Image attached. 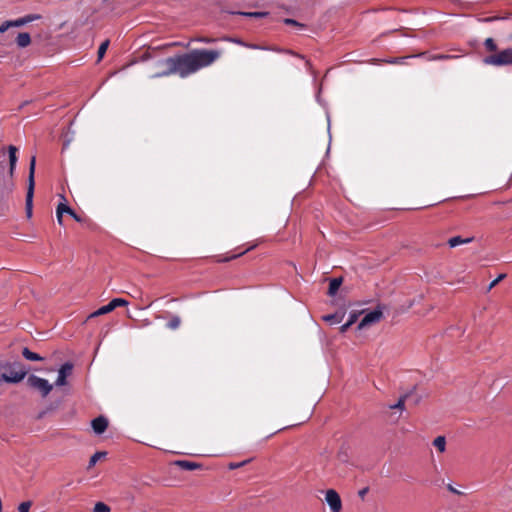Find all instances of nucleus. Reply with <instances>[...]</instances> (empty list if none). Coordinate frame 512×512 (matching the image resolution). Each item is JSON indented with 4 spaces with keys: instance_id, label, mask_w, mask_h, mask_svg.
<instances>
[{
    "instance_id": "1",
    "label": "nucleus",
    "mask_w": 512,
    "mask_h": 512,
    "mask_svg": "<svg viewBox=\"0 0 512 512\" xmlns=\"http://www.w3.org/2000/svg\"><path fill=\"white\" fill-rule=\"evenodd\" d=\"M222 55L221 50L217 49H192L188 53L168 57L162 60L159 65L164 70L156 73L153 77H165L176 74L181 78H186L199 70L211 66Z\"/></svg>"
},
{
    "instance_id": "2",
    "label": "nucleus",
    "mask_w": 512,
    "mask_h": 512,
    "mask_svg": "<svg viewBox=\"0 0 512 512\" xmlns=\"http://www.w3.org/2000/svg\"><path fill=\"white\" fill-rule=\"evenodd\" d=\"M2 369L9 370V373H1V378L5 383H20L28 374L29 369L21 362H5L2 363Z\"/></svg>"
},
{
    "instance_id": "3",
    "label": "nucleus",
    "mask_w": 512,
    "mask_h": 512,
    "mask_svg": "<svg viewBox=\"0 0 512 512\" xmlns=\"http://www.w3.org/2000/svg\"><path fill=\"white\" fill-rule=\"evenodd\" d=\"M35 165H36V157L32 156L29 163V176H28V187L26 193V215L28 218L32 217V209H33V196H34V173H35Z\"/></svg>"
},
{
    "instance_id": "4",
    "label": "nucleus",
    "mask_w": 512,
    "mask_h": 512,
    "mask_svg": "<svg viewBox=\"0 0 512 512\" xmlns=\"http://www.w3.org/2000/svg\"><path fill=\"white\" fill-rule=\"evenodd\" d=\"M483 62L497 67L512 65V47L485 57Z\"/></svg>"
},
{
    "instance_id": "5",
    "label": "nucleus",
    "mask_w": 512,
    "mask_h": 512,
    "mask_svg": "<svg viewBox=\"0 0 512 512\" xmlns=\"http://www.w3.org/2000/svg\"><path fill=\"white\" fill-rule=\"evenodd\" d=\"M27 385L38 391L42 397H47L53 389V384H50L47 379L41 378L31 374L27 378Z\"/></svg>"
},
{
    "instance_id": "6",
    "label": "nucleus",
    "mask_w": 512,
    "mask_h": 512,
    "mask_svg": "<svg viewBox=\"0 0 512 512\" xmlns=\"http://www.w3.org/2000/svg\"><path fill=\"white\" fill-rule=\"evenodd\" d=\"M127 305H128L127 300H125L123 298H114L107 305H104V306L100 307L99 309H97L96 311H94L93 313H91L88 316V319L110 313L117 307H123V306H127Z\"/></svg>"
},
{
    "instance_id": "7",
    "label": "nucleus",
    "mask_w": 512,
    "mask_h": 512,
    "mask_svg": "<svg viewBox=\"0 0 512 512\" xmlns=\"http://www.w3.org/2000/svg\"><path fill=\"white\" fill-rule=\"evenodd\" d=\"M383 313L380 309H374L368 312L359 322L357 329L361 330L367 326L375 324L381 320Z\"/></svg>"
},
{
    "instance_id": "8",
    "label": "nucleus",
    "mask_w": 512,
    "mask_h": 512,
    "mask_svg": "<svg viewBox=\"0 0 512 512\" xmlns=\"http://www.w3.org/2000/svg\"><path fill=\"white\" fill-rule=\"evenodd\" d=\"M325 500L332 512H341L342 501L339 494L334 489L327 490Z\"/></svg>"
},
{
    "instance_id": "9",
    "label": "nucleus",
    "mask_w": 512,
    "mask_h": 512,
    "mask_svg": "<svg viewBox=\"0 0 512 512\" xmlns=\"http://www.w3.org/2000/svg\"><path fill=\"white\" fill-rule=\"evenodd\" d=\"M72 370L73 364L70 362H65L63 365H61L60 369L58 370V377L54 385L58 387L65 386L67 384V377L72 374Z\"/></svg>"
},
{
    "instance_id": "10",
    "label": "nucleus",
    "mask_w": 512,
    "mask_h": 512,
    "mask_svg": "<svg viewBox=\"0 0 512 512\" xmlns=\"http://www.w3.org/2000/svg\"><path fill=\"white\" fill-rule=\"evenodd\" d=\"M92 428L96 434H102L108 427V420L104 416H98L91 422Z\"/></svg>"
},
{
    "instance_id": "11",
    "label": "nucleus",
    "mask_w": 512,
    "mask_h": 512,
    "mask_svg": "<svg viewBox=\"0 0 512 512\" xmlns=\"http://www.w3.org/2000/svg\"><path fill=\"white\" fill-rule=\"evenodd\" d=\"M413 57H426L428 61H439V60H449V59H455L459 56L457 55H450V54H433V55H427L426 52L419 53L417 55H414Z\"/></svg>"
},
{
    "instance_id": "12",
    "label": "nucleus",
    "mask_w": 512,
    "mask_h": 512,
    "mask_svg": "<svg viewBox=\"0 0 512 512\" xmlns=\"http://www.w3.org/2000/svg\"><path fill=\"white\" fill-rule=\"evenodd\" d=\"M40 18V15L38 14H28L24 17L18 18L16 20H10L12 27H20L25 24H28L32 21L38 20Z\"/></svg>"
},
{
    "instance_id": "13",
    "label": "nucleus",
    "mask_w": 512,
    "mask_h": 512,
    "mask_svg": "<svg viewBox=\"0 0 512 512\" xmlns=\"http://www.w3.org/2000/svg\"><path fill=\"white\" fill-rule=\"evenodd\" d=\"M174 464L182 470L192 471L201 468V464L189 460H177Z\"/></svg>"
},
{
    "instance_id": "14",
    "label": "nucleus",
    "mask_w": 512,
    "mask_h": 512,
    "mask_svg": "<svg viewBox=\"0 0 512 512\" xmlns=\"http://www.w3.org/2000/svg\"><path fill=\"white\" fill-rule=\"evenodd\" d=\"M30 43H31V36L29 33L21 32L18 34V36L16 38V44L20 48H25V47L29 46Z\"/></svg>"
},
{
    "instance_id": "15",
    "label": "nucleus",
    "mask_w": 512,
    "mask_h": 512,
    "mask_svg": "<svg viewBox=\"0 0 512 512\" xmlns=\"http://www.w3.org/2000/svg\"><path fill=\"white\" fill-rule=\"evenodd\" d=\"M8 153H9V164H10V174L13 175L14 169L16 167L17 163V148L13 145H10L8 147Z\"/></svg>"
},
{
    "instance_id": "16",
    "label": "nucleus",
    "mask_w": 512,
    "mask_h": 512,
    "mask_svg": "<svg viewBox=\"0 0 512 512\" xmlns=\"http://www.w3.org/2000/svg\"><path fill=\"white\" fill-rule=\"evenodd\" d=\"M22 356L28 361H43L44 358L39 354L32 352L27 347L22 349Z\"/></svg>"
},
{
    "instance_id": "17",
    "label": "nucleus",
    "mask_w": 512,
    "mask_h": 512,
    "mask_svg": "<svg viewBox=\"0 0 512 512\" xmlns=\"http://www.w3.org/2000/svg\"><path fill=\"white\" fill-rule=\"evenodd\" d=\"M343 317H344V313H334V314L324 315L322 317V319L325 322H328L333 325V324L340 323L343 320Z\"/></svg>"
},
{
    "instance_id": "18",
    "label": "nucleus",
    "mask_w": 512,
    "mask_h": 512,
    "mask_svg": "<svg viewBox=\"0 0 512 512\" xmlns=\"http://www.w3.org/2000/svg\"><path fill=\"white\" fill-rule=\"evenodd\" d=\"M473 238H462L461 236H454L448 240V244L451 248L459 246L461 244L470 243Z\"/></svg>"
},
{
    "instance_id": "19",
    "label": "nucleus",
    "mask_w": 512,
    "mask_h": 512,
    "mask_svg": "<svg viewBox=\"0 0 512 512\" xmlns=\"http://www.w3.org/2000/svg\"><path fill=\"white\" fill-rule=\"evenodd\" d=\"M342 284L341 278H332L329 282L328 294L334 296Z\"/></svg>"
},
{
    "instance_id": "20",
    "label": "nucleus",
    "mask_w": 512,
    "mask_h": 512,
    "mask_svg": "<svg viewBox=\"0 0 512 512\" xmlns=\"http://www.w3.org/2000/svg\"><path fill=\"white\" fill-rule=\"evenodd\" d=\"M235 14L244 16V17H250V18H264L268 16V12L264 11H256V12H235Z\"/></svg>"
},
{
    "instance_id": "21",
    "label": "nucleus",
    "mask_w": 512,
    "mask_h": 512,
    "mask_svg": "<svg viewBox=\"0 0 512 512\" xmlns=\"http://www.w3.org/2000/svg\"><path fill=\"white\" fill-rule=\"evenodd\" d=\"M433 445L439 452H444L446 448V439L444 436H438L434 439Z\"/></svg>"
},
{
    "instance_id": "22",
    "label": "nucleus",
    "mask_w": 512,
    "mask_h": 512,
    "mask_svg": "<svg viewBox=\"0 0 512 512\" xmlns=\"http://www.w3.org/2000/svg\"><path fill=\"white\" fill-rule=\"evenodd\" d=\"M61 207L64 209V213L69 214L75 221L82 222L83 219L68 205L64 203H60Z\"/></svg>"
},
{
    "instance_id": "23",
    "label": "nucleus",
    "mask_w": 512,
    "mask_h": 512,
    "mask_svg": "<svg viewBox=\"0 0 512 512\" xmlns=\"http://www.w3.org/2000/svg\"><path fill=\"white\" fill-rule=\"evenodd\" d=\"M181 324V319L179 316L177 315H174L171 317V319L169 320V322L167 323V327L171 330H176L179 328Z\"/></svg>"
},
{
    "instance_id": "24",
    "label": "nucleus",
    "mask_w": 512,
    "mask_h": 512,
    "mask_svg": "<svg viewBox=\"0 0 512 512\" xmlns=\"http://www.w3.org/2000/svg\"><path fill=\"white\" fill-rule=\"evenodd\" d=\"M105 456H106V452L99 451V452L94 453L89 460L88 468L93 467L101 458H103Z\"/></svg>"
},
{
    "instance_id": "25",
    "label": "nucleus",
    "mask_w": 512,
    "mask_h": 512,
    "mask_svg": "<svg viewBox=\"0 0 512 512\" xmlns=\"http://www.w3.org/2000/svg\"><path fill=\"white\" fill-rule=\"evenodd\" d=\"M108 46H109V40H105L104 42L101 43V45L98 48V52H97L98 61H100L104 57V55L108 49Z\"/></svg>"
},
{
    "instance_id": "26",
    "label": "nucleus",
    "mask_w": 512,
    "mask_h": 512,
    "mask_svg": "<svg viewBox=\"0 0 512 512\" xmlns=\"http://www.w3.org/2000/svg\"><path fill=\"white\" fill-rule=\"evenodd\" d=\"M484 46L488 51L497 52V44L493 38H487L484 41Z\"/></svg>"
},
{
    "instance_id": "27",
    "label": "nucleus",
    "mask_w": 512,
    "mask_h": 512,
    "mask_svg": "<svg viewBox=\"0 0 512 512\" xmlns=\"http://www.w3.org/2000/svg\"><path fill=\"white\" fill-rule=\"evenodd\" d=\"M93 512H110V507L103 502H97L94 506Z\"/></svg>"
},
{
    "instance_id": "28",
    "label": "nucleus",
    "mask_w": 512,
    "mask_h": 512,
    "mask_svg": "<svg viewBox=\"0 0 512 512\" xmlns=\"http://www.w3.org/2000/svg\"><path fill=\"white\" fill-rule=\"evenodd\" d=\"M254 247H255V245L250 246V247H248L246 250H244V251H242V252H240V253H238V254H234V255H232V256H230V257H226V258H224V259H218L217 261H218V262H227V261H230V260L235 259V258H237V257H239V256H241V255H243V254H245L246 252H248V251L252 250Z\"/></svg>"
},
{
    "instance_id": "29",
    "label": "nucleus",
    "mask_w": 512,
    "mask_h": 512,
    "mask_svg": "<svg viewBox=\"0 0 512 512\" xmlns=\"http://www.w3.org/2000/svg\"><path fill=\"white\" fill-rule=\"evenodd\" d=\"M405 399H406V396L400 397L399 400L397 401V403L390 405L389 408L390 409H399L400 411H403L404 405H405Z\"/></svg>"
},
{
    "instance_id": "30",
    "label": "nucleus",
    "mask_w": 512,
    "mask_h": 512,
    "mask_svg": "<svg viewBox=\"0 0 512 512\" xmlns=\"http://www.w3.org/2000/svg\"><path fill=\"white\" fill-rule=\"evenodd\" d=\"M63 213H64V209L61 207V205L59 204L57 206V209H56V217H57V222L60 224V225H63Z\"/></svg>"
},
{
    "instance_id": "31",
    "label": "nucleus",
    "mask_w": 512,
    "mask_h": 512,
    "mask_svg": "<svg viewBox=\"0 0 512 512\" xmlns=\"http://www.w3.org/2000/svg\"><path fill=\"white\" fill-rule=\"evenodd\" d=\"M408 57H396V58H391L389 60H386L385 62L389 63V64H404L405 63V60L407 59Z\"/></svg>"
},
{
    "instance_id": "32",
    "label": "nucleus",
    "mask_w": 512,
    "mask_h": 512,
    "mask_svg": "<svg viewBox=\"0 0 512 512\" xmlns=\"http://www.w3.org/2000/svg\"><path fill=\"white\" fill-rule=\"evenodd\" d=\"M31 507V502L29 501H25V502H22L19 507H18V511L19 512H29V509Z\"/></svg>"
},
{
    "instance_id": "33",
    "label": "nucleus",
    "mask_w": 512,
    "mask_h": 512,
    "mask_svg": "<svg viewBox=\"0 0 512 512\" xmlns=\"http://www.w3.org/2000/svg\"><path fill=\"white\" fill-rule=\"evenodd\" d=\"M506 277V274H500L495 280H493L489 286L488 291H490L493 287H495L501 280H503Z\"/></svg>"
},
{
    "instance_id": "34",
    "label": "nucleus",
    "mask_w": 512,
    "mask_h": 512,
    "mask_svg": "<svg viewBox=\"0 0 512 512\" xmlns=\"http://www.w3.org/2000/svg\"><path fill=\"white\" fill-rule=\"evenodd\" d=\"M194 41H197V42H200V43H205V44H210V43H213L216 41L215 38H210V37H199V38H196Z\"/></svg>"
},
{
    "instance_id": "35",
    "label": "nucleus",
    "mask_w": 512,
    "mask_h": 512,
    "mask_svg": "<svg viewBox=\"0 0 512 512\" xmlns=\"http://www.w3.org/2000/svg\"><path fill=\"white\" fill-rule=\"evenodd\" d=\"M284 23L287 24V25H294V26H298V27H304L303 24H301V23H299L296 20L291 19V18H286L284 20Z\"/></svg>"
},
{
    "instance_id": "36",
    "label": "nucleus",
    "mask_w": 512,
    "mask_h": 512,
    "mask_svg": "<svg viewBox=\"0 0 512 512\" xmlns=\"http://www.w3.org/2000/svg\"><path fill=\"white\" fill-rule=\"evenodd\" d=\"M10 27H12L11 25V21H5L3 22L1 25H0V33H4L6 32Z\"/></svg>"
},
{
    "instance_id": "37",
    "label": "nucleus",
    "mask_w": 512,
    "mask_h": 512,
    "mask_svg": "<svg viewBox=\"0 0 512 512\" xmlns=\"http://www.w3.org/2000/svg\"><path fill=\"white\" fill-rule=\"evenodd\" d=\"M358 315L356 313H351L349 315L348 322L353 325L357 321Z\"/></svg>"
},
{
    "instance_id": "38",
    "label": "nucleus",
    "mask_w": 512,
    "mask_h": 512,
    "mask_svg": "<svg viewBox=\"0 0 512 512\" xmlns=\"http://www.w3.org/2000/svg\"><path fill=\"white\" fill-rule=\"evenodd\" d=\"M447 489H448L450 492L454 493V494H458V495H461V494H462V492H461V491H459L458 489H456V488H455L454 486H452L451 484H448V485H447Z\"/></svg>"
},
{
    "instance_id": "39",
    "label": "nucleus",
    "mask_w": 512,
    "mask_h": 512,
    "mask_svg": "<svg viewBox=\"0 0 512 512\" xmlns=\"http://www.w3.org/2000/svg\"><path fill=\"white\" fill-rule=\"evenodd\" d=\"M352 325L347 321L345 324H343L341 327H340V332L341 333H345L348 331V329L351 327Z\"/></svg>"
},
{
    "instance_id": "40",
    "label": "nucleus",
    "mask_w": 512,
    "mask_h": 512,
    "mask_svg": "<svg viewBox=\"0 0 512 512\" xmlns=\"http://www.w3.org/2000/svg\"><path fill=\"white\" fill-rule=\"evenodd\" d=\"M284 52H285V53H288V54H291V55H293V56L299 57V58H301V59H304V56H302V55H300V54H298V53H296V52H293L292 50H285Z\"/></svg>"
},
{
    "instance_id": "41",
    "label": "nucleus",
    "mask_w": 512,
    "mask_h": 512,
    "mask_svg": "<svg viewBox=\"0 0 512 512\" xmlns=\"http://www.w3.org/2000/svg\"><path fill=\"white\" fill-rule=\"evenodd\" d=\"M367 492H368V487H365V488H363V489H361V490L359 491V496H360L361 498H364V496L366 495V493H367Z\"/></svg>"
},
{
    "instance_id": "42",
    "label": "nucleus",
    "mask_w": 512,
    "mask_h": 512,
    "mask_svg": "<svg viewBox=\"0 0 512 512\" xmlns=\"http://www.w3.org/2000/svg\"><path fill=\"white\" fill-rule=\"evenodd\" d=\"M244 464H245V462L237 463V464H230V468L235 469V468L243 466Z\"/></svg>"
},
{
    "instance_id": "43",
    "label": "nucleus",
    "mask_w": 512,
    "mask_h": 512,
    "mask_svg": "<svg viewBox=\"0 0 512 512\" xmlns=\"http://www.w3.org/2000/svg\"><path fill=\"white\" fill-rule=\"evenodd\" d=\"M227 40L232 41V42H234V43L243 44V43H242L240 40H238V39H230V38H227Z\"/></svg>"
},
{
    "instance_id": "44",
    "label": "nucleus",
    "mask_w": 512,
    "mask_h": 512,
    "mask_svg": "<svg viewBox=\"0 0 512 512\" xmlns=\"http://www.w3.org/2000/svg\"><path fill=\"white\" fill-rule=\"evenodd\" d=\"M243 45L246 46V47H249V48H253V49L258 48L257 45H248V44H243Z\"/></svg>"
},
{
    "instance_id": "45",
    "label": "nucleus",
    "mask_w": 512,
    "mask_h": 512,
    "mask_svg": "<svg viewBox=\"0 0 512 512\" xmlns=\"http://www.w3.org/2000/svg\"><path fill=\"white\" fill-rule=\"evenodd\" d=\"M306 65H307V66H310V62H309V60H306Z\"/></svg>"
}]
</instances>
